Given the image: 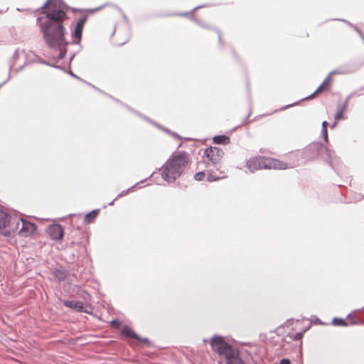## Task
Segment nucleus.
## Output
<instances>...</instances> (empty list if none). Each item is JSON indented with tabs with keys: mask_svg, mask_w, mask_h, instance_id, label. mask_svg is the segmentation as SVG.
<instances>
[{
	"mask_svg": "<svg viewBox=\"0 0 364 364\" xmlns=\"http://www.w3.org/2000/svg\"><path fill=\"white\" fill-rule=\"evenodd\" d=\"M36 24L47 46L58 53L55 58L63 59L67 53L69 42L65 38V28L63 23H43V18H36Z\"/></svg>",
	"mask_w": 364,
	"mask_h": 364,
	"instance_id": "nucleus-1",
	"label": "nucleus"
},
{
	"mask_svg": "<svg viewBox=\"0 0 364 364\" xmlns=\"http://www.w3.org/2000/svg\"><path fill=\"white\" fill-rule=\"evenodd\" d=\"M318 158L323 159L338 174H340L341 166L340 158L326 145L319 141H314L304 148L301 159L304 161L315 160Z\"/></svg>",
	"mask_w": 364,
	"mask_h": 364,
	"instance_id": "nucleus-2",
	"label": "nucleus"
},
{
	"mask_svg": "<svg viewBox=\"0 0 364 364\" xmlns=\"http://www.w3.org/2000/svg\"><path fill=\"white\" fill-rule=\"evenodd\" d=\"M188 162V154L181 151L172 155L161 167V177L168 183L174 182L180 177Z\"/></svg>",
	"mask_w": 364,
	"mask_h": 364,
	"instance_id": "nucleus-3",
	"label": "nucleus"
},
{
	"mask_svg": "<svg viewBox=\"0 0 364 364\" xmlns=\"http://www.w3.org/2000/svg\"><path fill=\"white\" fill-rule=\"evenodd\" d=\"M213 350L216 352L220 358H224L225 364H244L240 357L239 350L228 343L223 336L215 334L209 341Z\"/></svg>",
	"mask_w": 364,
	"mask_h": 364,
	"instance_id": "nucleus-4",
	"label": "nucleus"
},
{
	"mask_svg": "<svg viewBox=\"0 0 364 364\" xmlns=\"http://www.w3.org/2000/svg\"><path fill=\"white\" fill-rule=\"evenodd\" d=\"M13 218L14 223L18 224L16 230L17 235L27 237L31 236L36 232L37 226L35 223L17 215L13 216Z\"/></svg>",
	"mask_w": 364,
	"mask_h": 364,
	"instance_id": "nucleus-5",
	"label": "nucleus"
},
{
	"mask_svg": "<svg viewBox=\"0 0 364 364\" xmlns=\"http://www.w3.org/2000/svg\"><path fill=\"white\" fill-rule=\"evenodd\" d=\"M65 18H66V11L62 9H55L46 13V19H43V23H63Z\"/></svg>",
	"mask_w": 364,
	"mask_h": 364,
	"instance_id": "nucleus-6",
	"label": "nucleus"
},
{
	"mask_svg": "<svg viewBox=\"0 0 364 364\" xmlns=\"http://www.w3.org/2000/svg\"><path fill=\"white\" fill-rule=\"evenodd\" d=\"M262 167L264 169H286L287 165L276 159L262 156Z\"/></svg>",
	"mask_w": 364,
	"mask_h": 364,
	"instance_id": "nucleus-7",
	"label": "nucleus"
},
{
	"mask_svg": "<svg viewBox=\"0 0 364 364\" xmlns=\"http://www.w3.org/2000/svg\"><path fill=\"white\" fill-rule=\"evenodd\" d=\"M47 233L51 240H61L64 235L63 228L59 224L50 225L47 228Z\"/></svg>",
	"mask_w": 364,
	"mask_h": 364,
	"instance_id": "nucleus-8",
	"label": "nucleus"
},
{
	"mask_svg": "<svg viewBox=\"0 0 364 364\" xmlns=\"http://www.w3.org/2000/svg\"><path fill=\"white\" fill-rule=\"evenodd\" d=\"M223 154V151L219 148L210 147L205 149L204 155L213 164H215L218 162Z\"/></svg>",
	"mask_w": 364,
	"mask_h": 364,
	"instance_id": "nucleus-9",
	"label": "nucleus"
},
{
	"mask_svg": "<svg viewBox=\"0 0 364 364\" xmlns=\"http://www.w3.org/2000/svg\"><path fill=\"white\" fill-rule=\"evenodd\" d=\"M63 304L65 306L75 309L77 312H87L85 309V306L83 302L76 300H65L63 301Z\"/></svg>",
	"mask_w": 364,
	"mask_h": 364,
	"instance_id": "nucleus-10",
	"label": "nucleus"
},
{
	"mask_svg": "<svg viewBox=\"0 0 364 364\" xmlns=\"http://www.w3.org/2000/svg\"><path fill=\"white\" fill-rule=\"evenodd\" d=\"M18 223L15 224L14 223V218H12V220L7 225V228L2 230L3 232H1V235L6 237H9L17 235L16 230L18 229Z\"/></svg>",
	"mask_w": 364,
	"mask_h": 364,
	"instance_id": "nucleus-11",
	"label": "nucleus"
},
{
	"mask_svg": "<svg viewBox=\"0 0 364 364\" xmlns=\"http://www.w3.org/2000/svg\"><path fill=\"white\" fill-rule=\"evenodd\" d=\"M51 274L53 277L54 280L60 283L66 279L68 275V272L63 268H58L54 269Z\"/></svg>",
	"mask_w": 364,
	"mask_h": 364,
	"instance_id": "nucleus-12",
	"label": "nucleus"
},
{
	"mask_svg": "<svg viewBox=\"0 0 364 364\" xmlns=\"http://www.w3.org/2000/svg\"><path fill=\"white\" fill-rule=\"evenodd\" d=\"M247 166L251 171L255 170L262 169V156L252 158L247 161Z\"/></svg>",
	"mask_w": 364,
	"mask_h": 364,
	"instance_id": "nucleus-13",
	"label": "nucleus"
},
{
	"mask_svg": "<svg viewBox=\"0 0 364 364\" xmlns=\"http://www.w3.org/2000/svg\"><path fill=\"white\" fill-rule=\"evenodd\" d=\"M347 72L340 71V70H333L325 78L323 82L317 87L316 90V92H321L326 87L328 86L331 84L332 80L331 75L334 74H346Z\"/></svg>",
	"mask_w": 364,
	"mask_h": 364,
	"instance_id": "nucleus-14",
	"label": "nucleus"
},
{
	"mask_svg": "<svg viewBox=\"0 0 364 364\" xmlns=\"http://www.w3.org/2000/svg\"><path fill=\"white\" fill-rule=\"evenodd\" d=\"M121 335L125 338H138L139 335L135 333L129 326L124 325L121 329Z\"/></svg>",
	"mask_w": 364,
	"mask_h": 364,
	"instance_id": "nucleus-15",
	"label": "nucleus"
},
{
	"mask_svg": "<svg viewBox=\"0 0 364 364\" xmlns=\"http://www.w3.org/2000/svg\"><path fill=\"white\" fill-rule=\"evenodd\" d=\"M82 28L75 26L71 36L73 38L72 44H80L82 38Z\"/></svg>",
	"mask_w": 364,
	"mask_h": 364,
	"instance_id": "nucleus-16",
	"label": "nucleus"
},
{
	"mask_svg": "<svg viewBox=\"0 0 364 364\" xmlns=\"http://www.w3.org/2000/svg\"><path fill=\"white\" fill-rule=\"evenodd\" d=\"M100 209H95L87 213L84 216V223L89 224L92 223L96 217L99 215Z\"/></svg>",
	"mask_w": 364,
	"mask_h": 364,
	"instance_id": "nucleus-17",
	"label": "nucleus"
},
{
	"mask_svg": "<svg viewBox=\"0 0 364 364\" xmlns=\"http://www.w3.org/2000/svg\"><path fill=\"white\" fill-rule=\"evenodd\" d=\"M230 139L225 135H218L213 137V142L218 144H228Z\"/></svg>",
	"mask_w": 364,
	"mask_h": 364,
	"instance_id": "nucleus-18",
	"label": "nucleus"
},
{
	"mask_svg": "<svg viewBox=\"0 0 364 364\" xmlns=\"http://www.w3.org/2000/svg\"><path fill=\"white\" fill-rule=\"evenodd\" d=\"M19 52L20 50L18 48L15 50V52L13 54V56L11 57L10 62H9V74L11 75V70L13 69L14 66L15 61L19 57Z\"/></svg>",
	"mask_w": 364,
	"mask_h": 364,
	"instance_id": "nucleus-19",
	"label": "nucleus"
},
{
	"mask_svg": "<svg viewBox=\"0 0 364 364\" xmlns=\"http://www.w3.org/2000/svg\"><path fill=\"white\" fill-rule=\"evenodd\" d=\"M332 324L336 326H347V321L342 318L335 317L332 319Z\"/></svg>",
	"mask_w": 364,
	"mask_h": 364,
	"instance_id": "nucleus-20",
	"label": "nucleus"
},
{
	"mask_svg": "<svg viewBox=\"0 0 364 364\" xmlns=\"http://www.w3.org/2000/svg\"><path fill=\"white\" fill-rule=\"evenodd\" d=\"M54 6L58 9H62L66 11L70 9L69 6L64 2L63 0H56L54 3Z\"/></svg>",
	"mask_w": 364,
	"mask_h": 364,
	"instance_id": "nucleus-21",
	"label": "nucleus"
},
{
	"mask_svg": "<svg viewBox=\"0 0 364 364\" xmlns=\"http://www.w3.org/2000/svg\"><path fill=\"white\" fill-rule=\"evenodd\" d=\"M68 73L69 75H70L73 77H74V78H75V79H77V80H80V81H81V82H85V83H87V85H90L92 87H93V88H94V89H95V90H98V89H97L95 85H91L90 83L87 82L85 80H84L83 79H82V78H81V77H80L79 76L76 75L75 73H73L71 70H69V71L68 72Z\"/></svg>",
	"mask_w": 364,
	"mask_h": 364,
	"instance_id": "nucleus-22",
	"label": "nucleus"
},
{
	"mask_svg": "<svg viewBox=\"0 0 364 364\" xmlns=\"http://www.w3.org/2000/svg\"><path fill=\"white\" fill-rule=\"evenodd\" d=\"M205 176V173L204 171H199L194 174L193 178L196 181H200Z\"/></svg>",
	"mask_w": 364,
	"mask_h": 364,
	"instance_id": "nucleus-23",
	"label": "nucleus"
},
{
	"mask_svg": "<svg viewBox=\"0 0 364 364\" xmlns=\"http://www.w3.org/2000/svg\"><path fill=\"white\" fill-rule=\"evenodd\" d=\"M220 178L219 176H215L214 173H208L206 176V179L209 182H213V181H215L217 180H218Z\"/></svg>",
	"mask_w": 364,
	"mask_h": 364,
	"instance_id": "nucleus-24",
	"label": "nucleus"
},
{
	"mask_svg": "<svg viewBox=\"0 0 364 364\" xmlns=\"http://www.w3.org/2000/svg\"><path fill=\"white\" fill-rule=\"evenodd\" d=\"M307 328L306 329H304L302 331H300V332H298L296 333V334H294L292 337V339L294 341H300L301 340L303 336H304V333L306 332Z\"/></svg>",
	"mask_w": 364,
	"mask_h": 364,
	"instance_id": "nucleus-25",
	"label": "nucleus"
},
{
	"mask_svg": "<svg viewBox=\"0 0 364 364\" xmlns=\"http://www.w3.org/2000/svg\"><path fill=\"white\" fill-rule=\"evenodd\" d=\"M87 21V16L81 17L77 22L75 26L81 28L83 29L84 24Z\"/></svg>",
	"mask_w": 364,
	"mask_h": 364,
	"instance_id": "nucleus-26",
	"label": "nucleus"
},
{
	"mask_svg": "<svg viewBox=\"0 0 364 364\" xmlns=\"http://www.w3.org/2000/svg\"><path fill=\"white\" fill-rule=\"evenodd\" d=\"M321 135L325 141L324 144L327 146V144H328L327 128L321 129Z\"/></svg>",
	"mask_w": 364,
	"mask_h": 364,
	"instance_id": "nucleus-27",
	"label": "nucleus"
},
{
	"mask_svg": "<svg viewBox=\"0 0 364 364\" xmlns=\"http://www.w3.org/2000/svg\"><path fill=\"white\" fill-rule=\"evenodd\" d=\"M109 323L110 326L114 328H118L121 326V322L117 318L112 319Z\"/></svg>",
	"mask_w": 364,
	"mask_h": 364,
	"instance_id": "nucleus-28",
	"label": "nucleus"
},
{
	"mask_svg": "<svg viewBox=\"0 0 364 364\" xmlns=\"http://www.w3.org/2000/svg\"><path fill=\"white\" fill-rule=\"evenodd\" d=\"M135 340L138 341L139 342H140L143 344H146V345L150 344V341L147 338H141L139 336V338H136Z\"/></svg>",
	"mask_w": 364,
	"mask_h": 364,
	"instance_id": "nucleus-29",
	"label": "nucleus"
},
{
	"mask_svg": "<svg viewBox=\"0 0 364 364\" xmlns=\"http://www.w3.org/2000/svg\"><path fill=\"white\" fill-rule=\"evenodd\" d=\"M355 92H353L352 93H350L346 98V100H344L343 105H345L346 107L348 106V102H349V100L354 95H355Z\"/></svg>",
	"mask_w": 364,
	"mask_h": 364,
	"instance_id": "nucleus-30",
	"label": "nucleus"
},
{
	"mask_svg": "<svg viewBox=\"0 0 364 364\" xmlns=\"http://www.w3.org/2000/svg\"><path fill=\"white\" fill-rule=\"evenodd\" d=\"M347 107L345 105H338V111L341 112L343 114V112L346 111Z\"/></svg>",
	"mask_w": 364,
	"mask_h": 364,
	"instance_id": "nucleus-31",
	"label": "nucleus"
},
{
	"mask_svg": "<svg viewBox=\"0 0 364 364\" xmlns=\"http://www.w3.org/2000/svg\"><path fill=\"white\" fill-rule=\"evenodd\" d=\"M318 93V92H316V90H315L312 94H311L310 95H309L306 97H304L303 99L300 100V101L311 100Z\"/></svg>",
	"mask_w": 364,
	"mask_h": 364,
	"instance_id": "nucleus-32",
	"label": "nucleus"
},
{
	"mask_svg": "<svg viewBox=\"0 0 364 364\" xmlns=\"http://www.w3.org/2000/svg\"><path fill=\"white\" fill-rule=\"evenodd\" d=\"M343 113H341V112H338L337 110L336 114H335V117H334V119L335 121H338L342 117H343Z\"/></svg>",
	"mask_w": 364,
	"mask_h": 364,
	"instance_id": "nucleus-33",
	"label": "nucleus"
},
{
	"mask_svg": "<svg viewBox=\"0 0 364 364\" xmlns=\"http://www.w3.org/2000/svg\"><path fill=\"white\" fill-rule=\"evenodd\" d=\"M51 1L52 0H47L44 4L40 8V9H46L49 4H52L51 3Z\"/></svg>",
	"mask_w": 364,
	"mask_h": 364,
	"instance_id": "nucleus-34",
	"label": "nucleus"
},
{
	"mask_svg": "<svg viewBox=\"0 0 364 364\" xmlns=\"http://www.w3.org/2000/svg\"><path fill=\"white\" fill-rule=\"evenodd\" d=\"M291 362L288 358H283L280 360L279 364H290Z\"/></svg>",
	"mask_w": 364,
	"mask_h": 364,
	"instance_id": "nucleus-35",
	"label": "nucleus"
},
{
	"mask_svg": "<svg viewBox=\"0 0 364 364\" xmlns=\"http://www.w3.org/2000/svg\"><path fill=\"white\" fill-rule=\"evenodd\" d=\"M299 101L296 102H294V103H292V104L287 105H286L285 107H284L281 108V109H280V110H284V109H287V108H288V107H291V106H294V105H297V104L299 103Z\"/></svg>",
	"mask_w": 364,
	"mask_h": 364,
	"instance_id": "nucleus-36",
	"label": "nucleus"
},
{
	"mask_svg": "<svg viewBox=\"0 0 364 364\" xmlns=\"http://www.w3.org/2000/svg\"><path fill=\"white\" fill-rule=\"evenodd\" d=\"M77 246L82 247L83 251L85 252H86V247H85V245L83 244L82 242H77Z\"/></svg>",
	"mask_w": 364,
	"mask_h": 364,
	"instance_id": "nucleus-37",
	"label": "nucleus"
},
{
	"mask_svg": "<svg viewBox=\"0 0 364 364\" xmlns=\"http://www.w3.org/2000/svg\"><path fill=\"white\" fill-rule=\"evenodd\" d=\"M334 20H337V21H343V22H345L346 23H347L348 25H349L350 26L352 27V26H353V24H352L351 23H350L349 21L345 20V19H342V18H335Z\"/></svg>",
	"mask_w": 364,
	"mask_h": 364,
	"instance_id": "nucleus-38",
	"label": "nucleus"
},
{
	"mask_svg": "<svg viewBox=\"0 0 364 364\" xmlns=\"http://www.w3.org/2000/svg\"><path fill=\"white\" fill-rule=\"evenodd\" d=\"M205 6H207V4H204V5H201V6H196V7H195V8L191 11V13H193V12H195L196 10H198V9H200V8L205 7Z\"/></svg>",
	"mask_w": 364,
	"mask_h": 364,
	"instance_id": "nucleus-39",
	"label": "nucleus"
},
{
	"mask_svg": "<svg viewBox=\"0 0 364 364\" xmlns=\"http://www.w3.org/2000/svg\"><path fill=\"white\" fill-rule=\"evenodd\" d=\"M43 63L45 64H47L51 67H54V68H56L58 69H60V70H63V68L60 66V65H53V64H50V63H45V62H43Z\"/></svg>",
	"mask_w": 364,
	"mask_h": 364,
	"instance_id": "nucleus-40",
	"label": "nucleus"
},
{
	"mask_svg": "<svg viewBox=\"0 0 364 364\" xmlns=\"http://www.w3.org/2000/svg\"><path fill=\"white\" fill-rule=\"evenodd\" d=\"M360 198H361V196L358 194L355 197V200H351V201H350V203H356V202L359 201L360 200Z\"/></svg>",
	"mask_w": 364,
	"mask_h": 364,
	"instance_id": "nucleus-41",
	"label": "nucleus"
},
{
	"mask_svg": "<svg viewBox=\"0 0 364 364\" xmlns=\"http://www.w3.org/2000/svg\"><path fill=\"white\" fill-rule=\"evenodd\" d=\"M218 34L219 42L222 45L223 44V42H222V33H221V32L220 31H218Z\"/></svg>",
	"mask_w": 364,
	"mask_h": 364,
	"instance_id": "nucleus-42",
	"label": "nucleus"
},
{
	"mask_svg": "<svg viewBox=\"0 0 364 364\" xmlns=\"http://www.w3.org/2000/svg\"><path fill=\"white\" fill-rule=\"evenodd\" d=\"M11 76H10V75L8 76V78L4 81L2 83L0 84V88L4 85H5L10 79H11Z\"/></svg>",
	"mask_w": 364,
	"mask_h": 364,
	"instance_id": "nucleus-43",
	"label": "nucleus"
},
{
	"mask_svg": "<svg viewBox=\"0 0 364 364\" xmlns=\"http://www.w3.org/2000/svg\"><path fill=\"white\" fill-rule=\"evenodd\" d=\"M328 122L326 121H323L322 122L321 129L327 128Z\"/></svg>",
	"mask_w": 364,
	"mask_h": 364,
	"instance_id": "nucleus-44",
	"label": "nucleus"
},
{
	"mask_svg": "<svg viewBox=\"0 0 364 364\" xmlns=\"http://www.w3.org/2000/svg\"><path fill=\"white\" fill-rule=\"evenodd\" d=\"M250 114H251V111L249 112L248 115H247V117L245 118V122H244V124H247V123H248V122H249V121H248V118L250 117Z\"/></svg>",
	"mask_w": 364,
	"mask_h": 364,
	"instance_id": "nucleus-45",
	"label": "nucleus"
},
{
	"mask_svg": "<svg viewBox=\"0 0 364 364\" xmlns=\"http://www.w3.org/2000/svg\"><path fill=\"white\" fill-rule=\"evenodd\" d=\"M23 66H24V65H21V67H19L18 68L16 69V70H15V72H16V73H18L19 71H21V70L23 69Z\"/></svg>",
	"mask_w": 364,
	"mask_h": 364,
	"instance_id": "nucleus-46",
	"label": "nucleus"
},
{
	"mask_svg": "<svg viewBox=\"0 0 364 364\" xmlns=\"http://www.w3.org/2000/svg\"><path fill=\"white\" fill-rule=\"evenodd\" d=\"M352 28H353L356 32H358V31H359V30H360V29H359L356 26H355V25L352 26Z\"/></svg>",
	"mask_w": 364,
	"mask_h": 364,
	"instance_id": "nucleus-47",
	"label": "nucleus"
},
{
	"mask_svg": "<svg viewBox=\"0 0 364 364\" xmlns=\"http://www.w3.org/2000/svg\"><path fill=\"white\" fill-rule=\"evenodd\" d=\"M357 323H358V321L355 318H353L351 320V324H357Z\"/></svg>",
	"mask_w": 364,
	"mask_h": 364,
	"instance_id": "nucleus-48",
	"label": "nucleus"
},
{
	"mask_svg": "<svg viewBox=\"0 0 364 364\" xmlns=\"http://www.w3.org/2000/svg\"><path fill=\"white\" fill-rule=\"evenodd\" d=\"M114 200H112L109 201V202L107 203V205H114Z\"/></svg>",
	"mask_w": 364,
	"mask_h": 364,
	"instance_id": "nucleus-49",
	"label": "nucleus"
},
{
	"mask_svg": "<svg viewBox=\"0 0 364 364\" xmlns=\"http://www.w3.org/2000/svg\"><path fill=\"white\" fill-rule=\"evenodd\" d=\"M122 16H123V18L124 21H128L127 17L126 16V15L124 14H123Z\"/></svg>",
	"mask_w": 364,
	"mask_h": 364,
	"instance_id": "nucleus-50",
	"label": "nucleus"
},
{
	"mask_svg": "<svg viewBox=\"0 0 364 364\" xmlns=\"http://www.w3.org/2000/svg\"><path fill=\"white\" fill-rule=\"evenodd\" d=\"M292 322H293V319H292V318H290V319H289V320H287V324H288V323H292Z\"/></svg>",
	"mask_w": 364,
	"mask_h": 364,
	"instance_id": "nucleus-51",
	"label": "nucleus"
},
{
	"mask_svg": "<svg viewBox=\"0 0 364 364\" xmlns=\"http://www.w3.org/2000/svg\"><path fill=\"white\" fill-rule=\"evenodd\" d=\"M75 53H73V54L70 56V62L73 59V58L75 57Z\"/></svg>",
	"mask_w": 364,
	"mask_h": 364,
	"instance_id": "nucleus-52",
	"label": "nucleus"
},
{
	"mask_svg": "<svg viewBox=\"0 0 364 364\" xmlns=\"http://www.w3.org/2000/svg\"><path fill=\"white\" fill-rule=\"evenodd\" d=\"M337 121H336L333 124H331V128H333L336 125Z\"/></svg>",
	"mask_w": 364,
	"mask_h": 364,
	"instance_id": "nucleus-53",
	"label": "nucleus"
},
{
	"mask_svg": "<svg viewBox=\"0 0 364 364\" xmlns=\"http://www.w3.org/2000/svg\"><path fill=\"white\" fill-rule=\"evenodd\" d=\"M189 13L180 14L181 16H188Z\"/></svg>",
	"mask_w": 364,
	"mask_h": 364,
	"instance_id": "nucleus-54",
	"label": "nucleus"
},
{
	"mask_svg": "<svg viewBox=\"0 0 364 364\" xmlns=\"http://www.w3.org/2000/svg\"><path fill=\"white\" fill-rule=\"evenodd\" d=\"M357 33L359 34V36H361L362 35H363V33L361 32V31H360V30H359V31H358V32H357Z\"/></svg>",
	"mask_w": 364,
	"mask_h": 364,
	"instance_id": "nucleus-55",
	"label": "nucleus"
},
{
	"mask_svg": "<svg viewBox=\"0 0 364 364\" xmlns=\"http://www.w3.org/2000/svg\"><path fill=\"white\" fill-rule=\"evenodd\" d=\"M360 38H361V39H362L363 42L364 43V35H362V36H360Z\"/></svg>",
	"mask_w": 364,
	"mask_h": 364,
	"instance_id": "nucleus-56",
	"label": "nucleus"
},
{
	"mask_svg": "<svg viewBox=\"0 0 364 364\" xmlns=\"http://www.w3.org/2000/svg\"><path fill=\"white\" fill-rule=\"evenodd\" d=\"M102 8V7H99V8L96 9H95V11H99V10H100Z\"/></svg>",
	"mask_w": 364,
	"mask_h": 364,
	"instance_id": "nucleus-57",
	"label": "nucleus"
},
{
	"mask_svg": "<svg viewBox=\"0 0 364 364\" xmlns=\"http://www.w3.org/2000/svg\"><path fill=\"white\" fill-rule=\"evenodd\" d=\"M123 195H124V192H122L120 194H119V196H123Z\"/></svg>",
	"mask_w": 364,
	"mask_h": 364,
	"instance_id": "nucleus-58",
	"label": "nucleus"
},
{
	"mask_svg": "<svg viewBox=\"0 0 364 364\" xmlns=\"http://www.w3.org/2000/svg\"><path fill=\"white\" fill-rule=\"evenodd\" d=\"M196 22L198 24H200V22L198 20H196Z\"/></svg>",
	"mask_w": 364,
	"mask_h": 364,
	"instance_id": "nucleus-59",
	"label": "nucleus"
},
{
	"mask_svg": "<svg viewBox=\"0 0 364 364\" xmlns=\"http://www.w3.org/2000/svg\"><path fill=\"white\" fill-rule=\"evenodd\" d=\"M203 342L206 343V342H208V340L203 339Z\"/></svg>",
	"mask_w": 364,
	"mask_h": 364,
	"instance_id": "nucleus-60",
	"label": "nucleus"
},
{
	"mask_svg": "<svg viewBox=\"0 0 364 364\" xmlns=\"http://www.w3.org/2000/svg\"><path fill=\"white\" fill-rule=\"evenodd\" d=\"M218 363H219V364H222V362H220V361H219Z\"/></svg>",
	"mask_w": 364,
	"mask_h": 364,
	"instance_id": "nucleus-61",
	"label": "nucleus"
}]
</instances>
